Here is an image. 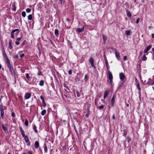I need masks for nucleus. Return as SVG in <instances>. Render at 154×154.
<instances>
[{
    "label": "nucleus",
    "instance_id": "nucleus-21",
    "mask_svg": "<svg viewBox=\"0 0 154 154\" xmlns=\"http://www.w3.org/2000/svg\"><path fill=\"white\" fill-rule=\"evenodd\" d=\"M9 71L11 72V73L12 75L14 73V71L13 69V67H11L9 69Z\"/></svg>",
    "mask_w": 154,
    "mask_h": 154
},
{
    "label": "nucleus",
    "instance_id": "nucleus-6",
    "mask_svg": "<svg viewBox=\"0 0 154 154\" xmlns=\"http://www.w3.org/2000/svg\"><path fill=\"white\" fill-rule=\"evenodd\" d=\"M2 127L3 130L6 133H8V129L7 127H5L3 124H2Z\"/></svg>",
    "mask_w": 154,
    "mask_h": 154
},
{
    "label": "nucleus",
    "instance_id": "nucleus-63",
    "mask_svg": "<svg viewBox=\"0 0 154 154\" xmlns=\"http://www.w3.org/2000/svg\"><path fill=\"white\" fill-rule=\"evenodd\" d=\"M28 154H32V153L30 151L28 152Z\"/></svg>",
    "mask_w": 154,
    "mask_h": 154
},
{
    "label": "nucleus",
    "instance_id": "nucleus-29",
    "mask_svg": "<svg viewBox=\"0 0 154 154\" xmlns=\"http://www.w3.org/2000/svg\"><path fill=\"white\" fill-rule=\"evenodd\" d=\"M3 56L5 57V58H7V57H8V56H7V54L5 52V51H3Z\"/></svg>",
    "mask_w": 154,
    "mask_h": 154
},
{
    "label": "nucleus",
    "instance_id": "nucleus-58",
    "mask_svg": "<svg viewBox=\"0 0 154 154\" xmlns=\"http://www.w3.org/2000/svg\"><path fill=\"white\" fill-rule=\"evenodd\" d=\"M26 42V41L24 40L22 43V45H23V46L24 45H25V43Z\"/></svg>",
    "mask_w": 154,
    "mask_h": 154
},
{
    "label": "nucleus",
    "instance_id": "nucleus-25",
    "mask_svg": "<svg viewBox=\"0 0 154 154\" xmlns=\"http://www.w3.org/2000/svg\"><path fill=\"white\" fill-rule=\"evenodd\" d=\"M33 129L34 130L35 132L36 133H38V131L37 130V127L35 125H34L33 126Z\"/></svg>",
    "mask_w": 154,
    "mask_h": 154
},
{
    "label": "nucleus",
    "instance_id": "nucleus-26",
    "mask_svg": "<svg viewBox=\"0 0 154 154\" xmlns=\"http://www.w3.org/2000/svg\"><path fill=\"white\" fill-rule=\"evenodd\" d=\"M88 79V75L87 74H86L85 75V78H84V80L85 82H86L87 81Z\"/></svg>",
    "mask_w": 154,
    "mask_h": 154
},
{
    "label": "nucleus",
    "instance_id": "nucleus-4",
    "mask_svg": "<svg viewBox=\"0 0 154 154\" xmlns=\"http://www.w3.org/2000/svg\"><path fill=\"white\" fill-rule=\"evenodd\" d=\"M89 61L91 65L93 66L94 68H95V67L94 65V60L92 57H91L89 60Z\"/></svg>",
    "mask_w": 154,
    "mask_h": 154
},
{
    "label": "nucleus",
    "instance_id": "nucleus-10",
    "mask_svg": "<svg viewBox=\"0 0 154 154\" xmlns=\"http://www.w3.org/2000/svg\"><path fill=\"white\" fill-rule=\"evenodd\" d=\"M31 94L30 93H27L26 94L25 97L26 99H27L30 98L31 96Z\"/></svg>",
    "mask_w": 154,
    "mask_h": 154
},
{
    "label": "nucleus",
    "instance_id": "nucleus-61",
    "mask_svg": "<svg viewBox=\"0 0 154 154\" xmlns=\"http://www.w3.org/2000/svg\"><path fill=\"white\" fill-rule=\"evenodd\" d=\"M27 143H27V146H30V141H29Z\"/></svg>",
    "mask_w": 154,
    "mask_h": 154
},
{
    "label": "nucleus",
    "instance_id": "nucleus-19",
    "mask_svg": "<svg viewBox=\"0 0 154 154\" xmlns=\"http://www.w3.org/2000/svg\"><path fill=\"white\" fill-rule=\"evenodd\" d=\"M107 37L106 35H103V38L104 43L106 42V41L107 39Z\"/></svg>",
    "mask_w": 154,
    "mask_h": 154
},
{
    "label": "nucleus",
    "instance_id": "nucleus-38",
    "mask_svg": "<svg viewBox=\"0 0 154 154\" xmlns=\"http://www.w3.org/2000/svg\"><path fill=\"white\" fill-rule=\"evenodd\" d=\"M6 60H7V64H10V61L8 58V57H7V58L6 59Z\"/></svg>",
    "mask_w": 154,
    "mask_h": 154
},
{
    "label": "nucleus",
    "instance_id": "nucleus-28",
    "mask_svg": "<svg viewBox=\"0 0 154 154\" xmlns=\"http://www.w3.org/2000/svg\"><path fill=\"white\" fill-rule=\"evenodd\" d=\"M46 110L45 109H44L41 112V115L42 116H44L46 113Z\"/></svg>",
    "mask_w": 154,
    "mask_h": 154
},
{
    "label": "nucleus",
    "instance_id": "nucleus-23",
    "mask_svg": "<svg viewBox=\"0 0 154 154\" xmlns=\"http://www.w3.org/2000/svg\"><path fill=\"white\" fill-rule=\"evenodd\" d=\"M131 31L130 30H128L126 31V35H131Z\"/></svg>",
    "mask_w": 154,
    "mask_h": 154
},
{
    "label": "nucleus",
    "instance_id": "nucleus-62",
    "mask_svg": "<svg viewBox=\"0 0 154 154\" xmlns=\"http://www.w3.org/2000/svg\"><path fill=\"white\" fill-rule=\"evenodd\" d=\"M37 74L38 75L40 76V75H42V73L41 72H39Z\"/></svg>",
    "mask_w": 154,
    "mask_h": 154
},
{
    "label": "nucleus",
    "instance_id": "nucleus-9",
    "mask_svg": "<svg viewBox=\"0 0 154 154\" xmlns=\"http://www.w3.org/2000/svg\"><path fill=\"white\" fill-rule=\"evenodd\" d=\"M151 45H149L147 48L144 50L143 52L144 53H146L151 48Z\"/></svg>",
    "mask_w": 154,
    "mask_h": 154
},
{
    "label": "nucleus",
    "instance_id": "nucleus-50",
    "mask_svg": "<svg viewBox=\"0 0 154 154\" xmlns=\"http://www.w3.org/2000/svg\"><path fill=\"white\" fill-rule=\"evenodd\" d=\"M40 98V99L42 100V101H43V100H44V98L42 96H41Z\"/></svg>",
    "mask_w": 154,
    "mask_h": 154
},
{
    "label": "nucleus",
    "instance_id": "nucleus-14",
    "mask_svg": "<svg viewBox=\"0 0 154 154\" xmlns=\"http://www.w3.org/2000/svg\"><path fill=\"white\" fill-rule=\"evenodd\" d=\"M136 85L137 86V88L139 90V94L140 95V91H141V88L140 86V85L139 83H137L136 84Z\"/></svg>",
    "mask_w": 154,
    "mask_h": 154
},
{
    "label": "nucleus",
    "instance_id": "nucleus-57",
    "mask_svg": "<svg viewBox=\"0 0 154 154\" xmlns=\"http://www.w3.org/2000/svg\"><path fill=\"white\" fill-rule=\"evenodd\" d=\"M21 38H22V37L19 38H18L17 39V40L18 41H20L21 39Z\"/></svg>",
    "mask_w": 154,
    "mask_h": 154
},
{
    "label": "nucleus",
    "instance_id": "nucleus-3",
    "mask_svg": "<svg viewBox=\"0 0 154 154\" xmlns=\"http://www.w3.org/2000/svg\"><path fill=\"white\" fill-rule=\"evenodd\" d=\"M115 54L116 55V57L118 60H119L120 59V54L119 52L117 51L116 50V49H115Z\"/></svg>",
    "mask_w": 154,
    "mask_h": 154
},
{
    "label": "nucleus",
    "instance_id": "nucleus-34",
    "mask_svg": "<svg viewBox=\"0 0 154 154\" xmlns=\"http://www.w3.org/2000/svg\"><path fill=\"white\" fill-rule=\"evenodd\" d=\"M26 13L24 11H23L22 13V16L23 17H25L26 16Z\"/></svg>",
    "mask_w": 154,
    "mask_h": 154
},
{
    "label": "nucleus",
    "instance_id": "nucleus-18",
    "mask_svg": "<svg viewBox=\"0 0 154 154\" xmlns=\"http://www.w3.org/2000/svg\"><path fill=\"white\" fill-rule=\"evenodd\" d=\"M12 9L13 11H15L16 10V7L15 6V2L13 3L12 4Z\"/></svg>",
    "mask_w": 154,
    "mask_h": 154
},
{
    "label": "nucleus",
    "instance_id": "nucleus-59",
    "mask_svg": "<svg viewBox=\"0 0 154 154\" xmlns=\"http://www.w3.org/2000/svg\"><path fill=\"white\" fill-rule=\"evenodd\" d=\"M135 81L136 82V84L137 83H139L137 78H135Z\"/></svg>",
    "mask_w": 154,
    "mask_h": 154
},
{
    "label": "nucleus",
    "instance_id": "nucleus-35",
    "mask_svg": "<svg viewBox=\"0 0 154 154\" xmlns=\"http://www.w3.org/2000/svg\"><path fill=\"white\" fill-rule=\"evenodd\" d=\"M14 32L13 31H12L11 32V37L13 38H14Z\"/></svg>",
    "mask_w": 154,
    "mask_h": 154
},
{
    "label": "nucleus",
    "instance_id": "nucleus-37",
    "mask_svg": "<svg viewBox=\"0 0 154 154\" xmlns=\"http://www.w3.org/2000/svg\"><path fill=\"white\" fill-rule=\"evenodd\" d=\"M26 11L27 13H29L31 11V9L29 8H27L26 9Z\"/></svg>",
    "mask_w": 154,
    "mask_h": 154
},
{
    "label": "nucleus",
    "instance_id": "nucleus-64",
    "mask_svg": "<svg viewBox=\"0 0 154 154\" xmlns=\"http://www.w3.org/2000/svg\"><path fill=\"white\" fill-rule=\"evenodd\" d=\"M152 37L153 38H154V34H152Z\"/></svg>",
    "mask_w": 154,
    "mask_h": 154
},
{
    "label": "nucleus",
    "instance_id": "nucleus-54",
    "mask_svg": "<svg viewBox=\"0 0 154 154\" xmlns=\"http://www.w3.org/2000/svg\"><path fill=\"white\" fill-rule=\"evenodd\" d=\"M24 56V54H22L20 55V57L21 58H22Z\"/></svg>",
    "mask_w": 154,
    "mask_h": 154
},
{
    "label": "nucleus",
    "instance_id": "nucleus-39",
    "mask_svg": "<svg viewBox=\"0 0 154 154\" xmlns=\"http://www.w3.org/2000/svg\"><path fill=\"white\" fill-rule=\"evenodd\" d=\"M7 66L8 67L9 69L11 67H13L12 66L10 63L7 64Z\"/></svg>",
    "mask_w": 154,
    "mask_h": 154
},
{
    "label": "nucleus",
    "instance_id": "nucleus-32",
    "mask_svg": "<svg viewBox=\"0 0 154 154\" xmlns=\"http://www.w3.org/2000/svg\"><path fill=\"white\" fill-rule=\"evenodd\" d=\"M105 63L106 67L107 69H108L109 68V66L108 61H106Z\"/></svg>",
    "mask_w": 154,
    "mask_h": 154
},
{
    "label": "nucleus",
    "instance_id": "nucleus-53",
    "mask_svg": "<svg viewBox=\"0 0 154 154\" xmlns=\"http://www.w3.org/2000/svg\"><path fill=\"white\" fill-rule=\"evenodd\" d=\"M104 59L105 60V61H108L107 60V59H106V56H105V54H104Z\"/></svg>",
    "mask_w": 154,
    "mask_h": 154
},
{
    "label": "nucleus",
    "instance_id": "nucleus-60",
    "mask_svg": "<svg viewBox=\"0 0 154 154\" xmlns=\"http://www.w3.org/2000/svg\"><path fill=\"white\" fill-rule=\"evenodd\" d=\"M112 119H113V120H115V119H116V118H115V115H113L112 116Z\"/></svg>",
    "mask_w": 154,
    "mask_h": 154
},
{
    "label": "nucleus",
    "instance_id": "nucleus-13",
    "mask_svg": "<svg viewBox=\"0 0 154 154\" xmlns=\"http://www.w3.org/2000/svg\"><path fill=\"white\" fill-rule=\"evenodd\" d=\"M115 97L114 95L111 101V104L112 106H114V104L115 103Z\"/></svg>",
    "mask_w": 154,
    "mask_h": 154
},
{
    "label": "nucleus",
    "instance_id": "nucleus-51",
    "mask_svg": "<svg viewBox=\"0 0 154 154\" xmlns=\"http://www.w3.org/2000/svg\"><path fill=\"white\" fill-rule=\"evenodd\" d=\"M14 58L17 59L18 58V55L17 54L15 55L14 57Z\"/></svg>",
    "mask_w": 154,
    "mask_h": 154
},
{
    "label": "nucleus",
    "instance_id": "nucleus-45",
    "mask_svg": "<svg viewBox=\"0 0 154 154\" xmlns=\"http://www.w3.org/2000/svg\"><path fill=\"white\" fill-rule=\"evenodd\" d=\"M26 77L27 78V79H28L29 80V75L28 73L27 74H26Z\"/></svg>",
    "mask_w": 154,
    "mask_h": 154
},
{
    "label": "nucleus",
    "instance_id": "nucleus-20",
    "mask_svg": "<svg viewBox=\"0 0 154 154\" xmlns=\"http://www.w3.org/2000/svg\"><path fill=\"white\" fill-rule=\"evenodd\" d=\"M24 138V140L26 142L28 143V142L29 141V140L27 136H25L24 137H23Z\"/></svg>",
    "mask_w": 154,
    "mask_h": 154
},
{
    "label": "nucleus",
    "instance_id": "nucleus-30",
    "mask_svg": "<svg viewBox=\"0 0 154 154\" xmlns=\"http://www.w3.org/2000/svg\"><path fill=\"white\" fill-rule=\"evenodd\" d=\"M104 105H102L98 107V108L100 109L101 110L104 107Z\"/></svg>",
    "mask_w": 154,
    "mask_h": 154
},
{
    "label": "nucleus",
    "instance_id": "nucleus-48",
    "mask_svg": "<svg viewBox=\"0 0 154 154\" xmlns=\"http://www.w3.org/2000/svg\"><path fill=\"white\" fill-rule=\"evenodd\" d=\"M127 59V57L126 56H124L123 57V60H126Z\"/></svg>",
    "mask_w": 154,
    "mask_h": 154
},
{
    "label": "nucleus",
    "instance_id": "nucleus-52",
    "mask_svg": "<svg viewBox=\"0 0 154 154\" xmlns=\"http://www.w3.org/2000/svg\"><path fill=\"white\" fill-rule=\"evenodd\" d=\"M139 18H138L137 20H136V23L137 24L139 22Z\"/></svg>",
    "mask_w": 154,
    "mask_h": 154
},
{
    "label": "nucleus",
    "instance_id": "nucleus-17",
    "mask_svg": "<svg viewBox=\"0 0 154 154\" xmlns=\"http://www.w3.org/2000/svg\"><path fill=\"white\" fill-rule=\"evenodd\" d=\"M34 145L36 149L38 148L39 146V143L37 141H35V143Z\"/></svg>",
    "mask_w": 154,
    "mask_h": 154
},
{
    "label": "nucleus",
    "instance_id": "nucleus-40",
    "mask_svg": "<svg viewBox=\"0 0 154 154\" xmlns=\"http://www.w3.org/2000/svg\"><path fill=\"white\" fill-rule=\"evenodd\" d=\"M4 113H1V115L2 117V119H4L5 118V116L4 115Z\"/></svg>",
    "mask_w": 154,
    "mask_h": 154
},
{
    "label": "nucleus",
    "instance_id": "nucleus-31",
    "mask_svg": "<svg viewBox=\"0 0 154 154\" xmlns=\"http://www.w3.org/2000/svg\"><path fill=\"white\" fill-rule=\"evenodd\" d=\"M32 19V14H29L28 16V19L29 20H31Z\"/></svg>",
    "mask_w": 154,
    "mask_h": 154
},
{
    "label": "nucleus",
    "instance_id": "nucleus-8",
    "mask_svg": "<svg viewBox=\"0 0 154 154\" xmlns=\"http://www.w3.org/2000/svg\"><path fill=\"white\" fill-rule=\"evenodd\" d=\"M109 93L108 90H106L104 93L103 98L105 99L108 96Z\"/></svg>",
    "mask_w": 154,
    "mask_h": 154
},
{
    "label": "nucleus",
    "instance_id": "nucleus-33",
    "mask_svg": "<svg viewBox=\"0 0 154 154\" xmlns=\"http://www.w3.org/2000/svg\"><path fill=\"white\" fill-rule=\"evenodd\" d=\"M25 124L26 126H28V121L27 119H25Z\"/></svg>",
    "mask_w": 154,
    "mask_h": 154
},
{
    "label": "nucleus",
    "instance_id": "nucleus-16",
    "mask_svg": "<svg viewBox=\"0 0 154 154\" xmlns=\"http://www.w3.org/2000/svg\"><path fill=\"white\" fill-rule=\"evenodd\" d=\"M12 41L11 40H10L9 43V48L10 50H11L12 49L13 47L12 44Z\"/></svg>",
    "mask_w": 154,
    "mask_h": 154
},
{
    "label": "nucleus",
    "instance_id": "nucleus-42",
    "mask_svg": "<svg viewBox=\"0 0 154 154\" xmlns=\"http://www.w3.org/2000/svg\"><path fill=\"white\" fill-rule=\"evenodd\" d=\"M42 103L44 106H46V104L45 102V100L42 101Z\"/></svg>",
    "mask_w": 154,
    "mask_h": 154
},
{
    "label": "nucleus",
    "instance_id": "nucleus-41",
    "mask_svg": "<svg viewBox=\"0 0 154 154\" xmlns=\"http://www.w3.org/2000/svg\"><path fill=\"white\" fill-rule=\"evenodd\" d=\"M4 113H1V115L2 117V119H4L5 118V116L4 115Z\"/></svg>",
    "mask_w": 154,
    "mask_h": 154
},
{
    "label": "nucleus",
    "instance_id": "nucleus-43",
    "mask_svg": "<svg viewBox=\"0 0 154 154\" xmlns=\"http://www.w3.org/2000/svg\"><path fill=\"white\" fill-rule=\"evenodd\" d=\"M127 132L125 131H124L123 135L125 137H126V135L127 134Z\"/></svg>",
    "mask_w": 154,
    "mask_h": 154
},
{
    "label": "nucleus",
    "instance_id": "nucleus-22",
    "mask_svg": "<svg viewBox=\"0 0 154 154\" xmlns=\"http://www.w3.org/2000/svg\"><path fill=\"white\" fill-rule=\"evenodd\" d=\"M54 34L56 36H58L59 35V31L57 29H56L55 30Z\"/></svg>",
    "mask_w": 154,
    "mask_h": 154
},
{
    "label": "nucleus",
    "instance_id": "nucleus-24",
    "mask_svg": "<svg viewBox=\"0 0 154 154\" xmlns=\"http://www.w3.org/2000/svg\"><path fill=\"white\" fill-rule=\"evenodd\" d=\"M39 85L41 86H43L44 85V81L43 80H41L40 81Z\"/></svg>",
    "mask_w": 154,
    "mask_h": 154
},
{
    "label": "nucleus",
    "instance_id": "nucleus-49",
    "mask_svg": "<svg viewBox=\"0 0 154 154\" xmlns=\"http://www.w3.org/2000/svg\"><path fill=\"white\" fill-rule=\"evenodd\" d=\"M97 99H96L95 101V104L97 105Z\"/></svg>",
    "mask_w": 154,
    "mask_h": 154
},
{
    "label": "nucleus",
    "instance_id": "nucleus-15",
    "mask_svg": "<svg viewBox=\"0 0 154 154\" xmlns=\"http://www.w3.org/2000/svg\"><path fill=\"white\" fill-rule=\"evenodd\" d=\"M126 12H127L126 14H127V16L128 17H130V19H131V12H130V11H128V10H126Z\"/></svg>",
    "mask_w": 154,
    "mask_h": 154
},
{
    "label": "nucleus",
    "instance_id": "nucleus-1",
    "mask_svg": "<svg viewBox=\"0 0 154 154\" xmlns=\"http://www.w3.org/2000/svg\"><path fill=\"white\" fill-rule=\"evenodd\" d=\"M108 76L107 77L109 80L110 83L112 84V83L113 76L112 73L109 71L108 72Z\"/></svg>",
    "mask_w": 154,
    "mask_h": 154
},
{
    "label": "nucleus",
    "instance_id": "nucleus-44",
    "mask_svg": "<svg viewBox=\"0 0 154 154\" xmlns=\"http://www.w3.org/2000/svg\"><path fill=\"white\" fill-rule=\"evenodd\" d=\"M68 73L69 74V75H70L72 74V70L70 69V70H69V71H68Z\"/></svg>",
    "mask_w": 154,
    "mask_h": 154
},
{
    "label": "nucleus",
    "instance_id": "nucleus-11",
    "mask_svg": "<svg viewBox=\"0 0 154 154\" xmlns=\"http://www.w3.org/2000/svg\"><path fill=\"white\" fill-rule=\"evenodd\" d=\"M20 130L22 136L23 137H24L25 136L24 134V131L23 130L22 128L21 127H20Z\"/></svg>",
    "mask_w": 154,
    "mask_h": 154
},
{
    "label": "nucleus",
    "instance_id": "nucleus-2",
    "mask_svg": "<svg viewBox=\"0 0 154 154\" xmlns=\"http://www.w3.org/2000/svg\"><path fill=\"white\" fill-rule=\"evenodd\" d=\"M119 77L122 81L124 82L126 81V78L123 73L121 72L119 74Z\"/></svg>",
    "mask_w": 154,
    "mask_h": 154
},
{
    "label": "nucleus",
    "instance_id": "nucleus-47",
    "mask_svg": "<svg viewBox=\"0 0 154 154\" xmlns=\"http://www.w3.org/2000/svg\"><path fill=\"white\" fill-rule=\"evenodd\" d=\"M11 116L12 117H14L15 116V114L14 112H12L11 113Z\"/></svg>",
    "mask_w": 154,
    "mask_h": 154
},
{
    "label": "nucleus",
    "instance_id": "nucleus-55",
    "mask_svg": "<svg viewBox=\"0 0 154 154\" xmlns=\"http://www.w3.org/2000/svg\"><path fill=\"white\" fill-rule=\"evenodd\" d=\"M15 44L17 45H18L20 44V42L18 41L16 42H15Z\"/></svg>",
    "mask_w": 154,
    "mask_h": 154
},
{
    "label": "nucleus",
    "instance_id": "nucleus-5",
    "mask_svg": "<svg viewBox=\"0 0 154 154\" xmlns=\"http://www.w3.org/2000/svg\"><path fill=\"white\" fill-rule=\"evenodd\" d=\"M147 84L149 85H153L154 84V80H152L150 79H149V81L147 82Z\"/></svg>",
    "mask_w": 154,
    "mask_h": 154
},
{
    "label": "nucleus",
    "instance_id": "nucleus-7",
    "mask_svg": "<svg viewBox=\"0 0 154 154\" xmlns=\"http://www.w3.org/2000/svg\"><path fill=\"white\" fill-rule=\"evenodd\" d=\"M84 28H85V27H84V26L82 27V29H80V28H77L76 29V31L77 32H78L79 33L81 32H83V31H84Z\"/></svg>",
    "mask_w": 154,
    "mask_h": 154
},
{
    "label": "nucleus",
    "instance_id": "nucleus-12",
    "mask_svg": "<svg viewBox=\"0 0 154 154\" xmlns=\"http://www.w3.org/2000/svg\"><path fill=\"white\" fill-rule=\"evenodd\" d=\"M0 114L4 113L3 106L2 104L0 105Z\"/></svg>",
    "mask_w": 154,
    "mask_h": 154
},
{
    "label": "nucleus",
    "instance_id": "nucleus-27",
    "mask_svg": "<svg viewBox=\"0 0 154 154\" xmlns=\"http://www.w3.org/2000/svg\"><path fill=\"white\" fill-rule=\"evenodd\" d=\"M44 151L45 152H47L48 151L47 147L46 144H45L44 145Z\"/></svg>",
    "mask_w": 154,
    "mask_h": 154
},
{
    "label": "nucleus",
    "instance_id": "nucleus-56",
    "mask_svg": "<svg viewBox=\"0 0 154 154\" xmlns=\"http://www.w3.org/2000/svg\"><path fill=\"white\" fill-rule=\"evenodd\" d=\"M76 94H77V96L78 97H79L80 96V95L79 94L78 91H77V92H76Z\"/></svg>",
    "mask_w": 154,
    "mask_h": 154
},
{
    "label": "nucleus",
    "instance_id": "nucleus-46",
    "mask_svg": "<svg viewBox=\"0 0 154 154\" xmlns=\"http://www.w3.org/2000/svg\"><path fill=\"white\" fill-rule=\"evenodd\" d=\"M12 31H13L14 32H16V31H19V29H15L13 30Z\"/></svg>",
    "mask_w": 154,
    "mask_h": 154
},
{
    "label": "nucleus",
    "instance_id": "nucleus-36",
    "mask_svg": "<svg viewBox=\"0 0 154 154\" xmlns=\"http://www.w3.org/2000/svg\"><path fill=\"white\" fill-rule=\"evenodd\" d=\"M146 59L147 57L145 55H144L142 57V60H145Z\"/></svg>",
    "mask_w": 154,
    "mask_h": 154
}]
</instances>
